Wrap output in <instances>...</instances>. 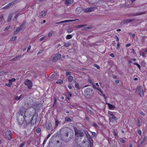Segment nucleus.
I'll return each instance as SVG.
<instances>
[{"label":"nucleus","mask_w":147,"mask_h":147,"mask_svg":"<svg viewBox=\"0 0 147 147\" xmlns=\"http://www.w3.org/2000/svg\"><path fill=\"white\" fill-rule=\"evenodd\" d=\"M96 9V8L94 6H92L90 7L86 8L83 9L81 7H78L76 9L75 13L77 14H79L83 10L84 12L86 13L94 11Z\"/></svg>","instance_id":"f257e3e1"},{"label":"nucleus","mask_w":147,"mask_h":147,"mask_svg":"<svg viewBox=\"0 0 147 147\" xmlns=\"http://www.w3.org/2000/svg\"><path fill=\"white\" fill-rule=\"evenodd\" d=\"M32 119L30 120V121L27 122L25 119V117L22 114L19 115V118L18 119V122L20 125H22V124H28L30 122L32 121Z\"/></svg>","instance_id":"f03ea898"},{"label":"nucleus","mask_w":147,"mask_h":147,"mask_svg":"<svg viewBox=\"0 0 147 147\" xmlns=\"http://www.w3.org/2000/svg\"><path fill=\"white\" fill-rule=\"evenodd\" d=\"M70 129L69 128L65 127L62 128L61 130L60 133L65 137H67L69 135V132Z\"/></svg>","instance_id":"7ed1b4c3"},{"label":"nucleus","mask_w":147,"mask_h":147,"mask_svg":"<svg viewBox=\"0 0 147 147\" xmlns=\"http://www.w3.org/2000/svg\"><path fill=\"white\" fill-rule=\"evenodd\" d=\"M85 93L89 97H92L94 95V92L93 90L90 88H87L86 89Z\"/></svg>","instance_id":"20e7f679"},{"label":"nucleus","mask_w":147,"mask_h":147,"mask_svg":"<svg viewBox=\"0 0 147 147\" xmlns=\"http://www.w3.org/2000/svg\"><path fill=\"white\" fill-rule=\"evenodd\" d=\"M74 130L75 133V134L77 136H80V137H83L84 135V134L83 132L80 130H78V129L75 128H74Z\"/></svg>","instance_id":"39448f33"},{"label":"nucleus","mask_w":147,"mask_h":147,"mask_svg":"<svg viewBox=\"0 0 147 147\" xmlns=\"http://www.w3.org/2000/svg\"><path fill=\"white\" fill-rule=\"evenodd\" d=\"M136 92L138 93L141 96H144V92L142 86H140L138 87L136 89Z\"/></svg>","instance_id":"423d86ee"},{"label":"nucleus","mask_w":147,"mask_h":147,"mask_svg":"<svg viewBox=\"0 0 147 147\" xmlns=\"http://www.w3.org/2000/svg\"><path fill=\"white\" fill-rule=\"evenodd\" d=\"M24 84L27 85L29 89H31L32 86V84L30 80H25L24 82Z\"/></svg>","instance_id":"0eeeda50"},{"label":"nucleus","mask_w":147,"mask_h":147,"mask_svg":"<svg viewBox=\"0 0 147 147\" xmlns=\"http://www.w3.org/2000/svg\"><path fill=\"white\" fill-rule=\"evenodd\" d=\"M62 55L60 54H55L53 57L52 61L53 62H56L61 57Z\"/></svg>","instance_id":"6e6552de"},{"label":"nucleus","mask_w":147,"mask_h":147,"mask_svg":"<svg viewBox=\"0 0 147 147\" xmlns=\"http://www.w3.org/2000/svg\"><path fill=\"white\" fill-rule=\"evenodd\" d=\"M11 132L10 130H7L5 133V135L6 138L9 140H11Z\"/></svg>","instance_id":"1a4fd4ad"},{"label":"nucleus","mask_w":147,"mask_h":147,"mask_svg":"<svg viewBox=\"0 0 147 147\" xmlns=\"http://www.w3.org/2000/svg\"><path fill=\"white\" fill-rule=\"evenodd\" d=\"M24 26V24H21L19 27L16 28V30L14 32V34H16L19 32L21 31Z\"/></svg>","instance_id":"9d476101"},{"label":"nucleus","mask_w":147,"mask_h":147,"mask_svg":"<svg viewBox=\"0 0 147 147\" xmlns=\"http://www.w3.org/2000/svg\"><path fill=\"white\" fill-rule=\"evenodd\" d=\"M16 1H12V2L9 3L7 5H6L4 7H3V8L2 9H8L11 5H13L16 3Z\"/></svg>","instance_id":"9b49d317"},{"label":"nucleus","mask_w":147,"mask_h":147,"mask_svg":"<svg viewBox=\"0 0 147 147\" xmlns=\"http://www.w3.org/2000/svg\"><path fill=\"white\" fill-rule=\"evenodd\" d=\"M47 11H42L40 13L39 17L40 18H42L45 16L47 13Z\"/></svg>","instance_id":"f8f14e48"},{"label":"nucleus","mask_w":147,"mask_h":147,"mask_svg":"<svg viewBox=\"0 0 147 147\" xmlns=\"http://www.w3.org/2000/svg\"><path fill=\"white\" fill-rule=\"evenodd\" d=\"M135 20L134 18L126 19L124 20L123 23L127 24L128 23L134 21Z\"/></svg>","instance_id":"ddd939ff"},{"label":"nucleus","mask_w":147,"mask_h":147,"mask_svg":"<svg viewBox=\"0 0 147 147\" xmlns=\"http://www.w3.org/2000/svg\"><path fill=\"white\" fill-rule=\"evenodd\" d=\"M73 3V0H65V3L66 5H69Z\"/></svg>","instance_id":"4468645a"},{"label":"nucleus","mask_w":147,"mask_h":147,"mask_svg":"<svg viewBox=\"0 0 147 147\" xmlns=\"http://www.w3.org/2000/svg\"><path fill=\"white\" fill-rule=\"evenodd\" d=\"M145 13V12H142L140 13H133L132 14H131L130 16H137L141 15L142 14H144V13Z\"/></svg>","instance_id":"2eb2a0df"},{"label":"nucleus","mask_w":147,"mask_h":147,"mask_svg":"<svg viewBox=\"0 0 147 147\" xmlns=\"http://www.w3.org/2000/svg\"><path fill=\"white\" fill-rule=\"evenodd\" d=\"M74 86L77 89L79 90L81 88V87L76 82H75V84Z\"/></svg>","instance_id":"dca6fc26"},{"label":"nucleus","mask_w":147,"mask_h":147,"mask_svg":"<svg viewBox=\"0 0 147 147\" xmlns=\"http://www.w3.org/2000/svg\"><path fill=\"white\" fill-rule=\"evenodd\" d=\"M109 119L110 121H113L114 120H116L117 119V118L113 115L112 116H110L109 118Z\"/></svg>","instance_id":"f3484780"},{"label":"nucleus","mask_w":147,"mask_h":147,"mask_svg":"<svg viewBox=\"0 0 147 147\" xmlns=\"http://www.w3.org/2000/svg\"><path fill=\"white\" fill-rule=\"evenodd\" d=\"M107 104L108 105L110 109H115V107L109 103H107Z\"/></svg>","instance_id":"a211bd4d"},{"label":"nucleus","mask_w":147,"mask_h":147,"mask_svg":"<svg viewBox=\"0 0 147 147\" xmlns=\"http://www.w3.org/2000/svg\"><path fill=\"white\" fill-rule=\"evenodd\" d=\"M46 127L48 130H50L51 128H52V126L51 124V123H48L46 126Z\"/></svg>","instance_id":"6ab92c4d"},{"label":"nucleus","mask_w":147,"mask_h":147,"mask_svg":"<svg viewBox=\"0 0 147 147\" xmlns=\"http://www.w3.org/2000/svg\"><path fill=\"white\" fill-rule=\"evenodd\" d=\"M22 96V95H21L20 96H14V98L16 100H18L21 99Z\"/></svg>","instance_id":"aec40b11"},{"label":"nucleus","mask_w":147,"mask_h":147,"mask_svg":"<svg viewBox=\"0 0 147 147\" xmlns=\"http://www.w3.org/2000/svg\"><path fill=\"white\" fill-rule=\"evenodd\" d=\"M65 121L67 122H70L71 121V119L68 117H65Z\"/></svg>","instance_id":"412c9836"},{"label":"nucleus","mask_w":147,"mask_h":147,"mask_svg":"<svg viewBox=\"0 0 147 147\" xmlns=\"http://www.w3.org/2000/svg\"><path fill=\"white\" fill-rule=\"evenodd\" d=\"M12 16L13 15L12 14H11L9 15L7 20L8 22H10L11 20V19L12 17Z\"/></svg>","instance_id":"4be33fe9"},{"label":"nucleus","mask_w":147,"mask_h":147,"mask_svg":"<svg viewBox=\"0 0 147 147\" xmlns=\"http://www.w3.org/2000/svg\"><path fill=\"white\" fill-rule=\"evenodd\" d=\"M86 25H77L75 26V27L76 28H82V27H83L84 26H85Z\"/></svg>","instance_id":"5701e85b"},{"label":"nucleus","mask_w":147,"mask_h":147,"mask_svg":"<svg viewBox=\"0 0 147 147\" xmlns=\"http://www.w3.org/2000/svg\"><path fill=\"white\" fill-rule=\"evenodd\" d=\"M63 83V81L61 79L58 80L57 82L56 83L57 84H61Z\"/></svg>","instance_id":"b1692460"},{"label":"nucleus","mask_w":147,"mask_h":147,"mask_svg":"<svg viewBox=\"0 0 147 147\" xmlns=\"http://www.w3.org/2000/svg\"><path fill=\"white\" fill-rule=\"evenodd\" d=\"M73 79V77L71 76H69L68 78V81L69 82H71Z\"/></svg>","instance_id":"393cba45"},{"label":"nucleus","mask_w":147,"mask_h":147,"mask_svg":"<svg viewBox=\"0 0 147 147\" xmlns=\"http://www.w3.org/2000/svg\"><path fill=\"white\" fill-rule=\"evenodd\" d=\"M72 37V36L71 35L68 34L67 35L66 37V38L67 39H69L71 38Z\"/></svg>","instance_id":"a878e982"},{"label":"nucleus","mask_w":147,"mask_h":147,"mask_svg":"<svg viewBox=\"0 0 147 147\" xmlns=\"http://www.w3.org/2000/svg\"><path fill=\"white\" fill-rule=\"evenodd\" d=\"M53 33V32L52 31H51L48 34V36L50 37L52 35Z\"/></svg>","instance_id":"bb28decb"},{"label":"nucleus","mask_w":147,"mask_h":147,"mask_svg":"<svg viewBox=\"0 0 147 147\" xmlns=\"http://www.w3.org/2000/svg\"><path fill=\"white\" fill-rule=\"evenodd\" d=\"M65 23V20L62 21H61L60 22H56V23H55V24H61V23Z\"/></svg>","instance_id":"cd10ccee"},{"label":"nucleus","mask_w":147,"mask_h":147,"mask_svg":"<svg viewBox=\"0 0 147 147\" xmlns=\"http://www.w3.org/2000/svg\"><path fill=\"white\" fill-rule=\"evenodd\" d=\"M70 43L69 42H68L67 43H65L64 45V46H65L67 47H68L70 45Z\"/></svg>","instance_id":"c85d7f7f"},{"label":"nucleus","mask_w":147,"mask_h":147,"mask_svg":"<svg viewBox=\"0 0 147 147\" xmlns=\"http://www.w3.org/2000/svg\"><path fill=\"white\" fill-rule=\"evenodd\" d=\"M55 75L54 74H52L50 77V78L51 79H53L55 77Z\"/></svg>","instance_id":"c756f323"},{"label":"nucleus","mask_w":147,"mask_h":147,"mask_svg":"<svg viewBox=\"0 0 147 147\" xmlns=\"http://www.w3.org/2000/svg\"><path fill=\"white\" fill-rule=\"evenodd\" d=\"M75 20H65V23H67L69 22H71Z\"/></svg>","instance_id":"7c9ffc66"},{"label":"nucleus","mask_w":147,"mask_h":147,"mask_svg":"<svg viewBox=\"0 0 147 147\" xmlns=\"http://www.w3.org/2000/svg\"><path fill=\"white\" fill-rule=\"evenodd\" d=\"M84 133L88 138L89 137H90V135L88 134V132L87 131H84Z\"/></svg>","instance_id":"2f4dec72"},{"label":"nucleus","mask_w":147,"mask_h":147,"mask_svg":"<svg viewBox=\"0 0 147 147\" xmlns=\"http://www.w3.org/2000/svg\"><path fill=\"white\" fill-rule=\"evenodd\" d=\"M100 0H93V3H97Z\"/></svg>","instance_id":"473e14b6"},{"label":"nucleus","mask_w":147,"mask_h":147,"mask_svg":"<svg viewBox=\"0 0 147 147\" xmlns=\"http://www.w3.org/2000/svg\"><path fill=\"white\" fill-rule=\"evenodd\" d=\"M73 31V30L71 29H68L67 30V32L68 33H70L71 32Z\"/></svg>","instance_id":"72a5a7b5"},{"label":"nucleus","mask_w":147,"mask_h":147,"mask_svg":"<svg viewBox=\"0 0 147 147\" xmlns=\"http://www.w3.org/2000/svg\"><path fill=\"white\" fill-rule=\"evenodd\" d=\"M120 140L121 142H122V143H125V140L122 138H120Z\"/></svg>","instance_id":"f704fd0d"},{"label":"nucleus","mask_w":147,"mask_h":147,"mask_svg":"<svg viewBox=\"0 0 147 147\" xmlns=\"http://www.w3.org/2000/svg\"><path fill=\"white\" fill-rule=\"evenodd\" d=\"M16 38V36L13 37L11 39V41H14L15 40Z\"/></svg>","instance_id":"c9c22d12"},{"label":"nucleus","mask_w":147,"mask_h":147,"mask_svg":"<svg viewBox=\"0 0 147 147\" xmlns=\"http://www.w3.org/2000/svg\"><path fill=\"white\" fill-rule=\"evenodd\" d=\"M134 65H136L139 68V69L140 68V66L137 63H134Z\"/></svg>","instance_id":"e433bc0d"},{"label":"nucleus","mask_w":147,"mask_h":147,"mask_svg":"<svg viewBox=\"0 0 147 147\" xmlns=\"http://www.w3.org/2000/svg\"><path fill=\"white\" fill-rule=\"evenodd\" d=\"M94 67H96L97 69H99L100 68V67L99 65L96 64H94Z\"/></svg>","instance_id":"4c0bfd02"},{"label":"nucleus","mask_w":147,"mask_h":147,"mask_svg":"<svg viewBox=\"0 0 147 147\" xmlns=\"http://www.w3.org/2000/svg\"><path fill=\"white\" fill-rule=\"evenodd\" d=\"M45 38H46V37L45 36L39 39V41H42L43 40H44Z\"/></svg>","instance_id":"58836bf2"},{"label":"nucleus","mask_w":147,"mask_h":147,"mask_svg":"<svg viewBox=\"0 0 147 147\" xmlns=\"http://www.w3.org/2000/svg\"><path fill=\"white\" fill-rule=\"evenodd\" d=\"M10 28V26H9L6 27L5 29L4 30V31H7Z\"/></svg>","instance_id":"ea45409f"},{"label":"nucleus","mask_w":147,"mask_h":147,"mask_svg":"<svg viewBox=\"0 0 147 147\" xmlns=\"http://www.w3.org/2000/svg\"><path fill=\"white\" fill-rule=\"evenodd\" d=\"M41 131V129L40 128H38L36 130V131L37 133H39Z\"/></svg>","instance_id":"a19ab883"},{"label":"nucleus","mask_w":147,"mask_h":147,"mask_svg":"<svg viewBox=\"0 0 147 147\" xmlns=\"http://www.w3.org/2000/svg\"><path fill=\"white\" fill-rule=\"evenodd\" d=\"M117 49H119L120 47V44L119 42H118L117 43Z\"/></svg>","instance_id":"79ce46f5"},{"label":"nucleus","mask_w":147,"mask_h":147,"mask_svg":"<svg viewBox=\"0 0 147 147\" xmlns=\"http://www.w3.org/2000/svg\"><path fill=\"white\" fill-rule=\"evenodd\" d=\"M59 123V122L58 120H57L55 121V124L56 126H57Z\"/></svg>","instance_id":"37998d69"},{"label":"nucleus","mask_w":147,"mask_h":147,"mask_svg":"<svg viewBox=\"0 0 147 147\" xmlns=\"http://www.w3.org/2000/svg\"><path fill=\"white\" fill-rule=\"evenodd\" d=\"M43 52V51L42 50H41L40 51H39L38 53H37V55H38L41 53H42Z\"/></svg>","instance_id":"c03bdc74"},{"label":"nucleus","mask_w":147,"mask_h":147,"mask_svg":"<svg viewBox=\"0 0 147 147\" xmlns=\"http://www.w3.org/2000/svg\"><path fill=\"white\" fill-rule=\"evenodd\" d=\"M3 19V15H1L0 17V22H1L2 20Z\"/></svg>","instance_id":"a18cd8bd"},{"label":"nucleus","mask_w":147,"mask_h":147,"mask_svg":"<svg viewBox=\"0 0 147 147\" xmlns=\"http://www.w3.org/2000/svg\"><path fill=\"white\" fill-rule=\"evenodd\" d=\"M17 59V57H15L14 58L11 60V61H14Z\"/></svg>","instance_id":"49530a36"},{"label":"nucleus","mask_w":147,"mask_h":147,"mask_svg":"<svg viewBox=\"0 0 147 147\" xmlns=\"http://www.w3.org/2000/svg\"><path fill=\"white\" fill-rule=\"evenodd\" d=\"M24 145L25 143H22L20 144V147H23V146H24Z\"/></svg>","instance_id":"de8ad7c7"},{"label":"nucleus","mask_w":147,"mask_h":147,"mask_svg":"<svg viewBox=\"0 0 147 147\" xmlns=\"http://www.w3.org/2000/svg\"><path fill=\"white\" fill-rule=\"evenodd\" d=\"M66 74L67 75H69L71 74V72L70 71H68L66 72Z\"/></svg>","instance_id":"09e8293b"},{"label":"nucleus","mask_w":147,"mask_h":147,"mask_svg":"<svg viewBox=\"0 0 147 147\" xmlns=\"http://www.w3.org/2000/svg\"><path fill=\"white\" fill-rule=\"evenodd\" d=\"M138 134L140 135V136L141 135V134H142V131L140 130H139L138 131Z\"/></svg>","instance_id":"8fccbe9b"},{"label":"nucleus","mask_w":147,"mask_h":147,"mask_svg":"<svg viewBox=\"0 0 147 147\" xmlns=\"http://www.w3.org/2000/svg\"><path fill=\"white\" fill-rule=\"evenodd\" d=\"M96 90H98L99 92H100L101 94H102V91L101 90V89H100L99 88H96Z\"/></svg>","instance_id":"3c124183"},{"label":"nucleus","mask_w":147,"mask_h":147,"mask_svg":"<svg viewBox=\"0 0 147 147\" xmlns=\"http://www.w3.org/2000/svg\"><path fill=\"white\" fill-rule=\"evenodd\" d=\"M115 38L117 40V41H118V42L119 40V39L117 36H115Z\"/></svg>","instance_id":"603ef678"},{"label":"nucleus","mask_w":147,"mask_h":147,"mask_svg":"<svg viewBox=\"0 0 147 147\" xmlns=\"http://www.w3.org/2000/svg\"><path fill=\"white\" fill-rule=\"evenodd\" d=\"M109 114L110 116H113L114 115L113 114V113L112 112H110L109 113Z\"/></svg>","instance_id":"864d4df0"},{"label":"nucleus","mask_w":147,"mask_h":147,"mask_svg":"<svg viewBox=\"0 0 147 147\" xmlns=\"http://www.w3.org/2000/svg\"><path fill=\"white\" fill-rule=\"evenodd\" d=\"M91 28V27H88L87 28H84V30H89V29H90Z\"/></svg>","instance_id":"5fc2aeb1"},{"label":"nucleus","mask_w":147,"mask_h":147,"mask_svg":"<svg viewBox=\"0 0 147 147\" xmlns=\"http://www.w3.org/2000/svg\"><path fill=\"white\" fill-rule=\"evenodd\" d=\"M20 15V13H18L17 14V15L15 16V18H17V17L19 15Z\"/></svg>","instance_id":"6e6d98bb"},{"label":"nucleus","mask_w":147,"mask_h":147,"mask_svg":"<svg viewBox=\"0 0 147 147\" xmlns=\"http://www.w3.org/2000/svg\"><path fill=\"white\" fill-rule=\"evenodd\" d=\"M114 135L115 136V137H118V136L117 134V133H116L115 132H114Z\"/></svg>","instance_id":"4d7b16f0"},{"label":"nucleus","mask_w":147,"mask_h":147,"mask_svg":"<svg viewBox=\"0 0 147 147\" xmlns=\"http://www.w3.org/2000/svg\"><path fill=\"white\" fill-rule=\"evenodd\" d=\"M110 55L112 57H115V55L113 53H111Z\"/></svg>","instance_id":"13d9d810"},{"label":"nucleus","mask_w":147,"mask_h":147,"mask_svg":"<svg viewBox=\"0 0 147 147\" xmlns=\"http://www.w3.org/2000/svg\"><path fill=\"white\" fill-rule=\"evenodd\" d=\"M10 80L12 82L15 81L16 80V79L14 78H12L11 79H10Z\"/></svg>","instance_id":"bf43d9fd"},{"label":"nucleus","mask_w":147,"mask_h":147,"mask_svg":"<svg viewBox=\"0 0 147 147\" xmlns=\"http://www.w3.org/2000/svg\"><path fill=\"white\" fill-rule=\"evenodd\" d=\"M5 85H6V86H7L8 87H11V85H10V84H9V83H8V84H6Z\"/></svg>","instance_id":"052dcab7"},{"label":"nucleus","mask_w":147,"mask_h":147,"mask_svg":"<svg viewBox=\"0 0 147 147\" xmlns=\"http://www.w3.org/2000/svg\"><path fill=\"white\" fill-rule=\"evenodd\" d=\"M30 48H31V46H29L28 47L27 50V51H29L30 50Z\"/></svg>","instance_id":"680f3d73"},{"label":"nucleus","mask_w":147,"mask_h":147,"mask_svg":"<svg viewBox=\"0 0 147 147\" xmlns=\"http://www.w3.org/2000/svg\"><path fill=\"white\" fill-rule=\"evenodd\" d=\"M89 141L90 142V146L91 147V146H92V140H90Z\"/></svg>","instance_id":"e2e57ef3"},{"label":"nucleus","mask_w":147,"mask_h":147,"mask_svg":"<svg viewBox=\"0 0 147 147\" xmlns=\"http://www.w3.org/2000/svg\"><path fill=\"white\" fill-rule=\"evenodd\" d=\"M9 83L11 85L12 84V82H11L10 80H9Z\"/></svg>","instance_id":"0e129e2a"},{"label":"nucleus","mask_w":147,"mask_h":147,"mask_svg":"<svg viewBox=\"0 0 147 147\" xmlns=\"http://www.w3.org/2000/svg\"><path fill=\"white\" fill-rule=\"evenodd\" d=\"M141 122H140V121L139 120V119H138V125L139 126H140L141 125Z\"/></svg>","instance_id":"69168bd1"},{"label":"nucleus","mask_w":147,"mask_h":147,"mask_svg":"<svg viewBox=\"0 0 147 147\" xmlns=\"http://www.w3.org/2000/svg\"><path fill=\"white\" fill-rule=\"evenodd\" d=\"M102 95L105 98V99H106L107 98V97L105 96V94H103V93H102ZM101 95V94H100Z\"/></svg>","instance_id":"338daca9"},{"label":"nucleus","mask_w":147,"mask_h":147,"mask_svg":"<svg viewBox=\"0 0 147 147\" xmlns=\"http://www.w3.org/2000/svg\"><path fill=\"white\" fill-rule=\"evenodd\" d=\"M22 57V56L21 55H18L16 56V57H17V59L18 58H19L20 57Z\"/></svg>","instance_id":"774afa93"}]
</instances>
